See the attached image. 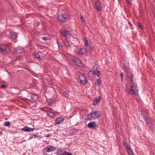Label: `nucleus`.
<instances>
[{"instance_id":"c756f323","label":"nucleus","mask_w":155,"mask_h":155,"mask_svg":"<svg viewBox=\"0 0 155 155\" xmlns=\"http://www.w3.org/2000/svg\"><path fill=\"white\" fill-rule=\"evenodd\" d=\"M120 75L121 77V81L122 82L123 81V78L124 77V74L123 72H121L120 74Z\"/></svg>"},{"instance_id":"f3484780","label":"nucleus","mask_w":155,"mask_h":155,"mask_svg":"<svg viewBox=\"0 0 155 155\" xmlns=\"http://www.w3.org/2000/svg\"><path fill=\"white\" fill-rule=\"evenodd\" d=\"M79 52L80 54L83 55H85L87 53V51L85 48H81Z\"/></svg>"},{"instance_id":"423d86ee","label":"nucleus","mask_w":155,"mask_h":155,"mask_svg":"<svg viewBox=\"0 0 155 155\" xmlns=\"http://www.w3.org/2000/svg\"><path fill=\"white\" fill-rule=\"evenodd\" d=\"M56 149V148L55 147L53 146H50L47 147L44 149L43 151L45 153H49L54 151Z\"/></svg>"},{"instance_id":"0eeeda50","label":"nucleus","mask_w":155,"mask_h":155,"mask_svg":"<svg viewBox=\"0 0 155 155\" xmlns=\"http://www.w3.org/2000/svg\"><path fill=\"white\" fill-rule=\"evenodd\" d=\"M126 80L129 83V84H133V83H134L133 82V75L132 74H128L126 75Z\"/></svg>"},{"instance_id":"c03bdc74","label":"nucleus","mask_w":155,"mask_h":155,"mask_svg":"<svg viewBox=\"0 0 155 155\" xmlns=\"http://www.w3.org/2000/svg\"><path fill=\"white\" fill-rule=\"evenodd\" d=\"M68 155H72V154L69 153H68Z\"/></svg>"},{"instance_id":"a878e982","label":"nucleus","mask_w":155,"mask_h":155,"mask_svg":"<svg viewBox=\"0 0 155 155\" xmlns=\"http://www.w3.org/2000/svg\"><path fill=\"white\" fill-rule=\"evenodd\" d=\"M4 125L7 127H9L10 125V123L8 121L5 122L4 123Z\"/></svg>"},{"instance_id":"473e14b6","label":"nucleus","mask_w":155,"mask_h":155,"mask_svg":"<svg viewBox=\"0 0 155 155\" xmlns=\"http://www.w3.org/2000/svg\"><path fill=\"white\" fill-rule=\"evenodd\" d=\"M80 18L82 20V21L85 24V21L84 20V19L83 18V16H82V15H80Z\"/></svg>"},{"instance_id":"412c9836","label":"nucleus","mask_w":155,"mask_h":155,"mask_svg":"<svg viewBox=\"0 0 155 155\" xmlns=\"http://www.w3.org/2000/svg\"><path fill=\"white\" fill-rule=\"evenodd\" d=\"M31 99H32L34 101L36 100L38 98V97L35 94H32L30 95Z\"/></svg>"},{"instance_id":"c85d7f7f","label":"nucleus","mask_w":155,"mask_h":155,"mask_svg":"<svg viewBox=\"0 0 155 155\" xmlns=\"http://www.w3.org/2000/svg\"><path fill=\"white\" fill-rule=\"evenodd\" d=\"M124 144L126 147V149H128V148L130 147L128 145V143L126 141H124Z\"/></svg>"},{"instance_id":"c9c22d12","label":"nucleus","mask_w":155,"mask_h":155,"mask_svg":"<svg viewBox=\"0 0 155 155\" xmlns=\"http://www.w3.org/2000/svg\"><path fill=\"white\" fill-rule=\"evenodd\" d=\"M93 71H91V70H90L89 71V72L88 73V74L90 75V74H94L93 73Z\"/></svg>"},{"instance_id":"7ed1b4c3","label":"nucleus","mask_w":155,"mask_h":155,"mask_svg":"<svg viewBox=\"0 0 155 155\" xmlns=\"http://www.w3.org/2000/svg\"><path fill=\"white\" fill-rule=\"evenodd\" d=\"M101 115V113L100 111H92L87 115V119L89 120H94L100 117Z\"/></svg>"},{"instance_id":"ddd939ff","label":"nucleus","mask_w":155,"mask_h":155,"mask_svg":"<svg viewBox=\"0 0 155 155\" xmlns=\"http://www.w3.org/2000/svg\"><path fill=\"white\" fill-rule=\"evenodd\" d=\"M61 33L62 34L63 36L64 37L68 38L71 35L70 32L66 30H62Z\"/></svg>"},{"instance_id":"5701e85b","label":"nucleus","mask_w":155,"mask_h":155,"mask_svg":"<svg viewBox=\"0 0 155 155\" xmlns=\"http://www.w3.org/2000/svg\"><path fill=\"white\" fill-rule=\"evenodd\" d=\"M93 72V73L94 74H95L97 75L99 78H101V77L99 76V73L100 72V71L97 70H94Z\"/></svg>"},{"instance_id":"2f4dec72","label":"nucleus","mask_w":155,"mask_h":155,"mask_svg":"<svg viewBox=\"0 0 155 155\" xmlns=\"http://www.w3.org/2000/svg\"><path fill=\"white\" fill-rule=\"evenodd\" d=\"M67 154V153L66 151H64L62 153H57L56 155H66Z\"/></svg>"},{"instance_id":"cd10ccee","label":"nucleus","mask_w":155,"mask_h":155,"mask_svg":"<svg viewBox=\"0 0 155 155\" xmlns=\"http://www.w3.org/2000/svg\"><path fill=\"white\" fill-rule=\"evenodd\" d=\"M23 52V49L22 48H21L17 50V52L20 54H22Z\"/></svg>"},{"instance_id":"6ab92c4d","label":"nucleus","mask_w":155,"mask_h":155,"mask_svg":"<svg viewBox=\"0 0 155 155\" xmlns=\"http://www.w3.org/2000/svg\"><path fill=\"white\" fill-rule=\"evenodd\" d=\"M127 153L129 155H135L133 151L131 149L130 147L128 149H126Z\"/></svg>"},{"instance_id":"f8f14e48","label":"nucleus","mask_w":155,"mask_h":155,"mask_svg":"<svg viewBox=\"0 0 155 155\" xmlns=\"http://www.w3.org/2000/svg\"><path fill=\"white\" fill-rule=\"evenodd\" d=\"M64 120V119L61 117L57 118L55 120V125L61 124Z\"/></svg>"},{"instance_id":"20e7f679","label":"nucleus","mask_w":155,"mask_h":155,"mask_svg":"<svg viewBox=\"0 0 155 155\" xmlns=\"http://www.w3.org/2000/svg\"><path fill=\"white\" fill-rule=\"evenodd\" d=\"M84 45L86 48L90 52L93 50L94 45L93 43L90 40L85 39Z\"/></svg>"},{"instance_id":"e433bc0d","label":"nucleus","mask_w":155,"mask_h":155,"mask_svg":"<svg viewBox=\"0 0 155 155\" xmlns=\"http://www.w3.org/2000/svg\"><path fill=\"white\" fill-rule=\"evenodd\" d=\"M48 105H51L52 104H53V103H52V102L51 101H49L48 102Z\"/></svg>"},{"instance_id":"79ce46f5","label":"nucleus","mask_w":155,"mask_h":155,"mask_svg":"<svg viewBox=\"0 0 155 155\" xmlns=\"http://www.w3.org/2000/svg\"><path fill=\"white\" fill-rule=\"evenodd\" d=\"M33 138H34V136L33 135H32L31 136H30L29 137V139H31Z\"/></svg>"},{"instance_id":"1a4fd4ad","label":"nucleus","mask_w":155,"mask_h":155,"mask_svg":"<svg viewBox=\"0 0 155 155\" xmlns=\"http://www.w3.org/2000/svg\"><path fill=\"white\" fill-rule=\"evenodd\" d=\"M78 80L82 84H84L87 82V80L84 76L83 74H81L79 76Z\"/></svg>"},{"instance_id":"a18cd8bd","label":"nucleus","mask_w":155,"mask_h":155,"mask_svg":"<svg viewBox=\"0 0 155 155\" xmlns=\"http://www.w3.org/2000/svg\"><path fill=\"white\" fill-rule=\"evenodd\" d=\"M2 67V65L0 64V68Z\"/></svg>"},{"instance_id":"2eb2a0df","label":"nucleus","mask_w":155,"mask_h":155,"mask_svg":"<svg viewBox=\"0 0 155 155\" xmlns=\"http://www.w3.org/2000/svg\"><path fill=\"white\" fill-rule=\"evenodd\" d=\"M87 126L89 128L95 127H96L97 124L94 122L93 121L89 123L87 125Z\"/></svg>"},{"instance_id":"a19ab883","label":"nucleus","mask_w":155,"mask_h":155,"mask_svg":"<svg viewBox=\"0 0 155 155\" xmlns=\"http://www.w3.org/2000/svg\"><path fill=\"white\" fill-rule=\"evenodd\" d=\"M138 25L139 27L140 28H141V27H142V25H141V24H139H139H138Z\"/></svg>"},{"instance_id":"39448f33","label":"nucleus","mask_w":155,"mask_h":155,"mask_svg":"<svg viewBox=\"0 0 155 155\" xmlns=\"http://www.w3.org/2000/svg\"><path fill=\"white\" fill-rule=\"evenodd\" d=\"M70 17L68 14L65 13L62 14L58 16V19L61 22H64L69 19Z\"/></svg>"},{"instance_id":"4be33fe9","label":"nucleus","mask_w":155,"mask_h":155,"mask_svg":"<svg viewBox=\"0 0 155 155\" xmlns=\"http://www.w3.org/2000/svg\"><path fill=\"white\" fill-rule=\"evenodd\" d=\"M78 130L75 128H71L69 130V132L70 134H73L77 132Z\"/></svg>"},{"instance_id":"ea45409f","label":"nucleus","mask_w":155,"mask_h":155,"mask_svg":"<svg viewBox=\"0 0 155 155\" xmlns=\"http://www.w3.org/2000/svg\"><path fill=\"white\" fill-rule=\"evenodd\" d=\"M34 136V138H37L38 137V136L37 134H34L33 135Z\"/></svg>"},{"instance_id":"a211bd4d","label":"nucleus","mask_w":155,"mask_h":155,"mask_svg":"<svg viewBox=\"0 0 155 155\" xmlns=\"http://www.w3.org/2000/svg\"><path fill=\"white\" fill-rule=\"evenodd\" d=\"M18 36L17 34L15 32L12 33L11 35V37L12 39H16Z\"/></svg>"},{"instance_id":"4468645a","label":"nucleus","mask_w":155,"mask_h":155,"mask_svg":"<svg viewBox=\"0 0 155 155\" xmlns=\"http://www.w3.org/2000/svg\"><path fill=\"white\" fill-rule=\"evenodd\" d=\"M33 127H34V125L33 126ZM22 130L25 131L30 132L33 131L34 130V128H30L28 127L25 126L22 129Z\"/></svg>"},{"instance_id":"58836bf2","label":"nucleus","mask_w":155,"mask_h":155,"mask_svg":"<svg viewBox=\"0 0 155 155\" xmlns=\"http://www.w3.org/2000/svg\"><path fill=\"white\" fill-rule=\"evenodd\" d=\"M51 110L52 109L51 108H47L46 109V110L48 111Z\"/></svg>"},{"instance_id":"bb28decb","label":"nucleus","mask_w":155,"mask_h":155,"mask_svg":"<svg viewBox=\"0 0 155 155\" xmlns=\"http://www.w3.org/2000/svg\"><path fill=\"white\" fill-rule=\"evenodd\" d=\"M101 82V79H98L95 82V84L96 85H99L100 84Z\"/></svg>"},{"instance_id":"7c9ffc66","label":"nucleus","mask_w":155,"mask_h":155,"mask_svg":"<svg viewBox=\"0 0 155 155\" xmlns=\"http://www.w3.org/2000/svg\"><path fill=\"white\" fill-rule=\"evenodd\" d=\"M48 114L49 116L52 117H54L55 115V114L53 112L49 113Z\"/></svg>"},{"instance_id":"dca6fc26","label":"nucleus","mask_w":155,"mask_h":155,"mask_svg":"<svg viewBox=\"0 0 155 155\" xmlns=\"http://www.w3.org/2000/svg\"><path fill=\"white\" fill-rule=\"evenodd\" d=\"M101 99V98L100 96L98 97V98L95 99L93 102V105L94 106L96 105L100 101Z\"/></svg>"},{"instance_id":"f03ea898","label":"nucleus","mask_w":155,"mask_h":155,"mask_svg":"<svg viewBox=\"0 0 155 155\" xmlns=\"http://www.w3.org/2000/svg\"><path fill=\"white\" fill-rule=\"evenodd\" d=\"M141 115L143 117L146 124L148 125L149 128L152 129V121L151 119L149 117L148 112L147 110H144L142 112Z\"/></svg>"},{"instance_id":"9b49d317","label":"nucleus","mask_w":155,"mask_h":155,"mask_svg":"<svg viewBox=\"0 0 155 155\" xmlns=\"http://www.w3.org/2000/svg\"><path fill=\"white\" fill-rule=\"evenodd\" d=\"M74 62L76 64L81 67H83L84 66V64L81 62L80 60L78 58H74L73 59Z\"/></svg>"},{"instance_id":"4c0bfd02","label":"nucleus","mask_w":155,"mask_h":155,"mask_svg":"<svg viewBox=\"0 0 155 155\" xmlns=\"http://www.w3.org/2000/svg\"><path fill=\"white\" fill-rule=\"evenodd\" d=\"M42 39L44 41H46L48 39V38L47 37H43L42 38Z\"/></svg>"},{"instance_id":"49530a36","label":"nucleus","mask_w":155,"mask_h":155,"mask_svg":"<svg viewBox=\"0 0 155 155\" xmlns=\"http://www.w3.org/2000/svg\"><path fill=\"white\" fill-rule=\"evenodd\" d=\"M43 155H48L47 154L45 153L43 154Z\"/></svg>"},{"instance_id":"393cba45","label":"nucleus","mask_w":155,"mask_h":155,"mask_svg":"<svg viewBox=\"0 0 155 155\" xmlns=\"http://www.w3.org/2000/svg\"><path fill=\"white\" fill-rule=\"evenodd\" d=\"M0 51L1 52L4 53H6L7 52L5 48L2 46L0 47Z\"/></svg>"},{"instance_id":"72a5a7b5","label":"nucleus","mask_w":155,"mask_h":155,"mask_svg":"<svg viewBox=\"0 0 155 155\" xmlns=\"http://www.w3.org/2000/svg\"><path fill=\"white\" fill-rule=\"evenodd\" d=\"M7 87V85L5 84H2L1 86V87L3 88H5Z\"/></svg>"},{"instance_id":"37998d69","label":"nucleus","mask_w":155,"mask_h":155,"mask_svg":"<svg viewBox=\"0 0 155 155\" xmlns=\"http://www.w3.org/2000/svg\"><path fill=\"white\" fill-rule=\"evenodd\" d=\"M50 136V134H47V135H46V137H48Z\"/></svg>"},{"instance_id":"f704fd0d","label":"nucleus","mask_w":155,"mask_h":155,"mask_svg":"<svg viewBox=\"0 0 155 155\" xmlns=\"http://www.w3.org/2000/svg\"><path fill=\"white\" fill-rule=\"evenodd\" d=\"M125 1L128 4H131L130 0H125Z\"/></svg>"},{"instance_id":"9d476101","label":"nucleus","mask_w":155,"mask_h":155,"mask_svg":"<svg viewBox=\"0 0 155 155\" xmlns=\"http://www.w3.org/2000/svg\"><path fill=\"white\" fill-rule=\"evenodd\" d=\"M94 7L97 11H100L102 9L101 2L99 0H97L95 3Z\"/></svg>"},{"instance_id":"b1692460","label":"nucleus","mask_w":155,"mask_h":155,"mask_svg":"<svg viewBox=\"0 0 155 155\" xmlns=\"http://www.w3.org/2000/svg\"><path fill=\"white\" fill-rule=\"evenodd\" d=\"M69 91H66L63 92V94L65 97H68L69 95Z\"/></svg>"},{"instance_id":"f257e3e1","label":"nucleus","mask_w":155,"mask_h":155,"mask_svg":"<svg viewBox=\"0 0 155 155\" xmlns=\"http://www.w3.org/2000/svg\"><path fill=\"white\" fill-rule=\"evenodd\" d=\"M125 90L126 92L128 94L133 95L137 94L138 93V87L136 83L129 85L125 84Z\"/></svg>"},{"instance_id":"6e6552de","label":"nucleus","mask_w":155,"mask_h":155,"mask_svg":"<svg viewBox=\"0 0 155 155\" xmlns=\"http://www.w3.org/2000/svg\"><path fill=\"white\" fill-rule=\"evenodd\" d=\"M44 56V55L41 52H40L37 53H34L33 54L34 58L37 59H42Z\"/></svg>"},{"instance_id":"aec40b11","label":"nucleus","mask_w":155,"mask_h":155,"mask_svg":"<svg viewBox=\"0 0 155 155\" xmlns=\"http://www.w3.org/2000/svg\"><path fill=\"white\" fill-rule=\"evenodd\" d=\"M127 153L129 155H135L133 151L131 149L130 147L128 149H126Z\"/></svg>"}]
</instances>
